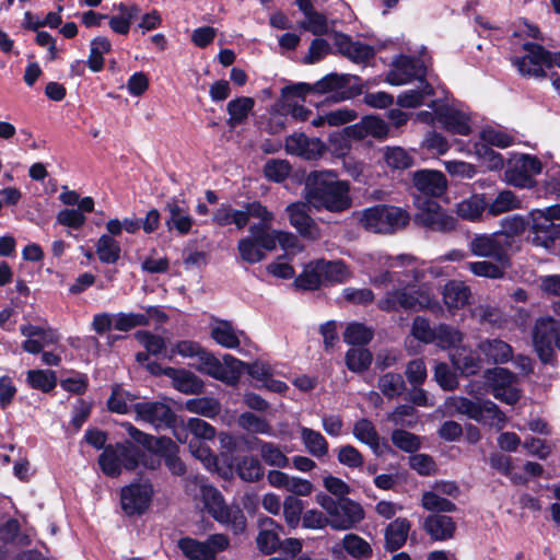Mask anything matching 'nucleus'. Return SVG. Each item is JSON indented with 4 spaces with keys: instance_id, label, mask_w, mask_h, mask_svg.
<instances>
[{
    "instance_id": "nucleus-1",
    "label": "nucleus",
    "mask_w": 560,
    "mask_h": 560,
    "mask_svg": "<svg viewBox=\"0 0 560 560\" xmlns=\"http://www.w3.org/2000/svg\"><path fill=\"white\" fill-rule=\"evenodd\" d=\"M348 182L339 180L332 171H312L305 178L304 197L316 210L342 212L351 207Z\"/></svg>"
},
{
    "instance_id": "nucleus-2",
    "label": "nucleus",
    "mask_w": 560,
    "mask_h": 560,
    "mask_svg": "<svg viewBox=\"0 0 560 560\" xmlns=\"http://www.w3.org/2000/svg\"><path fill=\"white\" fill-rule=\"evenodd\" d=\"M411 220L409 212L400 207L380 203L362 211L360 224L366 231L393 234L405 229Z\"/></svg>"
},
{
    "instance_id": "nucleus-3",
    "label": "nucleus",
    "mask_w": 560,
    "mask_h": 560,
    "mask_svg": "<svg viewBox=\"0 0 560 560\" xmlns=\"http://www.w3.org/2000/svg\"><path fill=\"white\" fill-rule=\"evenodd\" d=\"M141 450L129 440L109 443L98 455L101 471L109 478H118L122 470L133 471L139 466Z\"/></svg>"
},
{
    "instance_id": "nucleus-4",
    "label": "nucleus",
    "mask_w": 560,
    "mask_h": 560,
    "mask_svg": "<svg viewBox=\"0 0 560 560\" xmlns=\"http://www.w3.org/2000/svg\"><path fill=\"white\" fill-rule=\"evenodd\" d=\"M316 502L329 515L330 527L335 530L353 529L365 517L363 506L350 498L334 499L320 492L316 495Z\"/></svg>"
},
{
    "instance_id": "nucleus-5",
    "label": "nucleus",
    "mask_w": 560,
    "mask_h": 560,
    "mask_svg": "<svg viewBox=\"0 0 560 560\" xmlns=\"http://www.w3.org/2000/svg\"><path fill=\"white\" fill-rule=\"evenodd\" d=\"M417 212L412 221L418 228L427 231L448 234L456 230L458 220L448 213L436 200L430 198H415Z\"/></svg>"
},
{
    "instance_id": "nucleus-6",
    "label": "nucleus",
    "mask_w": 560,
    "mask_h": 560,
    "mask_svg": "<svg viewBox=\"0 0 560 560\" xmlns=\"http://www.w3.org/2000/svg\"><path fill=\"white\" fill-rule=\"evenodd\" d=\"M553 313L560 317V302L552 305ZM534 349L544 363L555 359V348L560 351V322L552 316L539 317L533 328Z\"/></svg>"
},
{
    "instance_id": "nucleus-7",
    "label": "nucleus",
    "mask_w": 560,
    "mask_h": 560,
    "mask_svg": "<svg viewBox=\"0 0 560 560\" xmlns=\"http://www.w3.org/2000/svg\"><path fill=\"white\" fill-rule=\"evenodd\" d=\"M314 94L325 95L331 103L352 100L362 94V79L355 74L330 72L313 83Z\"/></svg>"
},
{
    "instance_id": "nucleus-8",
    "label": "nucleus",
    "mask_w": 560,
    "mask_h": 560,
    "mask_svg": "<svg viewBox=\"0 0 560 560\" xmlns=\"http://www.w3.org/2000/svg\"><path fill=\"white\" fill-rule=\"evenodd\" d=\"M503 231L492 233V279L503 276L509 265L508 248L512 246L513 236L523 232L525 224L522 218L504 219Z\"/></svg>"
},
{
    "instance_id": "nucleus-9",
    "label": "nucleus",
    "mask_w": 560,
    "mask_h": 560,
    "mask_svg": "<svg viewBox=\"0 0 560 560\" xmlns=\"http://www.w3.org/2000/svg\"><path fill=\"white\" fill-rule=\"evenodd\" d=\"M154 489L150 480L132 481L120 488V508L128 517L141 516L150 508Z\"/></svg>"
},
{
    "instance_id": "nucleus-10",
    "label": "nucleus",
    "mask_w": 560,
    "mask_h": 560,
    "mask_svg": "<svg viewBox=\"0 0 560 560\" xmlns=\"http://www.w3.org/2000/svg\"><path fill=\"white\" fill-rule=\"evenodd\" d=\"M542 171L541 162L533 155L515 154L508 160L503 180L517 188H532L534 176Z\"/></svg>"
},
{
    "instance_id": "nucleus-11",
    "label": "nucleus",
    "mask_w": 560,
    "mask_h": 560,
    "mask_svg": "<svg viewBox=\"0 0 560 560\" xmlns=\"http://www.w3.org/2000/svg\"><path fill=\"white\" fill-rule=\"evenodd\" d=\"M394 70L389 71L386 81L392 85H402L412 80H418L425 85L428 94L434 93L433 88L427 81V66L420 58L399 55L393 62Z\"/></svg>"
},
{
    "instance_id": "nucleus-12",
    "label": "nucleus",
    "mask_w": 560,
    "mask_h": 560,
    "mask_svg": "<svg viewBox=\"0 0 560 560\" xmlns=\"http://www.w3.org/2000/svg\"><path fill=\"white\" fill-rule=\"evenodd\" d=\"M218 439L220 443V454L214 455L208 446H201L198 450L200 453L199 457L205 456L208 465H213L217 469H219V464L221 463L232 474L233 465L242 457L241 454L244 453V444L246 441L229 432H220Z\"/></svg>"
},
{
    "instance_id": "nucleus-13",
    "label": "nucleus",
    "mask_w": 560,
    "mask_h": 560,
    "mask_svg": "<svg viewBox=\"0 0 560 560\" xmlns=\"http://www.w3.org/2000/svg\"><path fill=\"white\" fill-rule=\"evenodd\" d=\"M218 439L220 443V454L214 455L208 446H201L198 450L200 453L199 457L205 456L208 465H213L217 469H219V464L221 463L232 474L233 465L242 457L241 454L244 453V444L246 441L229 432H220Z\"/></svg>"
},
{
    "instance_id": "nucleus-14",
    "label": "nucleus",
    "mask_w": 560,
    "mask_h": 560,
    "mask_svg": "<svg viewBox=\"0 0 560 560\" xmlns=\"http://www.w3.org/2000/svg\"><path fill=\"white\" fill-rule=\"evenodd\" d=\"M230 540L224 534L210 535L207 540L185 536L178 539L177 547L189 560H215L217 553L229 547Z\"/></svg>"
},
{
    "instance_id": "nucleus-15",
    "label": "nucleus",
    "mask_w": 560,
    "mask_h": 560,
    "mask_svg": "<svg viewBox=\"0 0 560 560\" xmlns=\"http://www.w3.org/2000/svg\"><path fill=\"white\" fill-rule=\"evenodd\" d=\"M198 360L199 364L195 365V369L198 372L230 385L236 383L240 377V371L235 369V365L244 364L243 361L234 358L233 355L225 354L223 357L225 365H223L213 353L206 349L202 350Z\"/></svg>"
},
{
    "instance_id": "nucleus-16",
    "label": "nucleus",
    "mask_w": 560,
    "mask_h": 560,
    "mask_svg": "<svg viewBox=\"0 0 560 560\" xmlns=\"http://www.w3.org/2000/svg\"><path fill=\"white\" fill-rule=\"evenodd\" d=\"M137 418L152 424L155 429H175L177 415L165 402L142 401L132 405Z\"/></svg>"
},
{
    "instance_id": "nucleus-17",
    "label": "nucleus",
    "mask_w": 560,
    "mask_h": 560,
    "mask_svg": "<svg viewBox=\"0 0 560 560\" xmlns=\"http://www.w3.org/2000/svg\"><path fill=\"white\" fill-rule=\"evenodd\" d=\"M526 54L514 61L518 72L528 78L545 79L547 77L549 50L535 43H524Z\"/></svg>"
},
{
    "instance_id": "nucleus-18",
    "label": "nucleus",
    "mask_w": 560,
    "mask_h": 560,
    "mask_svg": "<svg viewBox=\"0 0 560 560\" xmlns=\"http://www.w3.org/2000/svg\"><path fill=\"white\" fill-rule=\"evenodd\" d=\"M412 186L416 189L415 198H435L442 197L447 190L446 176L434 170H419L412 174Z\"/></svg>"
},
{
    "instance_id": "nucleus-19",
    "label": "nucleus",
    "mask_w": 560,
    "mask_h": 560,
    "mask_svg": "<svg viewBox=\"0 0 560 560\" xmlns=\"http://www.w3.org/2000/svg\"><path fill=\"white\" fill-rule=\"evenodd\" d=\"M203 502L208 513L221 524L233 523L235 527L245 528L246 520L241 511L232 515L222 493L214 487L205 488Z\"/></svg>"
},
{
    "instance_id": "nucleus-20",
    "label": "nucleus",
    "mask_w": 560,
    "mask_h": 560,
    "mask_svg": "<svg viewBox=\"0 0 560 560\" xmlns=\"http://www.w3.org/2000/svg\"><path fill=\"white\" fill-rule=\"evenodd\" d=\"M243 210L233 209L230 205L222 203L212 214V222L219 226L234 224L237 230H243L250 217H260L259 200L246 202Z\"/></svg>"
},
{
    "instance_id": "nucleus-21",
    "label": "nucleus",
    "mask_w": 560,
    "mask_h": 560,
    "mask_svg": "<svg viewBox=\"0 0 560 560\" xmlns=\"http://www.w3.org/2000/svg\"><path fill=\"white\" fill-rule=\"evenodd\" d=\"M285 151L291 155L313 161L322 158L327 147L319 138H310L304 132H295L285 138Z\"/></svg>"
},
{
    "instance_id": "nucleus-22",
    "label": "nucleus",
    "mask_w": 560,
    "mask_h": 560,
    "mask_svg": "<svg viewBox=\"0 0 560 560\" xmlns=\"http://www.w3.org/2000/svg\"><path fill=\"white\" fill-rule=\"evenodd\" d=\"M418 291L408 292L406 289L388 291L377 301V308L382 312L394 313L400 308L405 311H420L424 308L423 302L419 299Z\"/></svg>"
},
{
    "instance_id": "nucleus-23",
    "label": "nucleus",
    "mask_w": 560,
    "mask_h": 560,
    "mask_svg": "<svg viewBox=\"0 0 560 560\" xmlns=\"http://www.w3.org/2000/svg\"><path fill=\"white\" fill-rule=\"evenodd\" d=\"M260 217H252L258 219V223H254L249 226L250 240L256 243L259 248L265 250H273L277 246V231L271 230L270 225L275 215L259 201Z\"/></svg>"
},
{
    "instance_id": "nucleus-24",
    "label": "nucleus",
    "mask_w": 560,
    "mask_h": 560,
    "mask_svg": "<svg viewBox=\"0 0 560 560\" xmlns=\"http://www.w3.org/2000/svg\"><path fill=\"white\" fill-rule=\"evenodd\" d=\"M492 395L508 405L515 404L521 396L516 376L504 368L492 369Z\"/></svg>"
},
{
    "instance_id": "nucleus-25",
    "label": "nucleus",
    "mask_w": 560,
    "mask_h": 560,
    "mask_svg": "<svg viewBox=\"0 0 560 560\" xmlns=\"http://www.w3.org/2000/svg\"><path fill=\"white\" fill-rule=\"evenodd\" d=\"M164 210L170 213V218L165 221L170 231L175 229L180 235H187L191 231L194 219L189 214V207L184 198L180 199L177 196L170 198Z\"/></svg>"
},
{
    "instance_id": "nucleus-26",
    "label": "nucleus",
    "mask_w": 560,
    "mask_h": 560,
    "mask_svg": "<svg viewBox=\"0 0 560 560\" xmlns=\"http://www.w3.org/2000/svg\"><path fill=\"white\" fill-rule=\"evenodd\" d=\"M532 230L534 233L533 243L537 246L549 248L556 237H560V225H555L553 221L542 212L536 209L530 212Z\"/></svg>"
},
{
    "instance_id": "nucleus-27",
    "label": "nucleus",
    "mask_w": 560,
    "mask_h": 560,
    "mask_svg": "<svg viewBox=\"0 0 560 560\" xmlns=\"http://www.w3.org/2000/svg\"><path fill=\"white\" fill-rule=\"evenodd\" d=\"M424 532L435 541L452 539L456 532V523L451 516L431 514L423 522Z\"/></svg>"
},
{
    "instance_id": "nucleus-28",
    "label": "nucleus",
    "mask_w": 560,
    "mask_h": 560,
    "mask_svg": "<svg viewBox=\"0 0 560 560\" xmlns=\"http://www.w3.org/2000/svg\"><path fill=\"white\" fill-rule=\"evenodd\" d=\"M435 114L445 130L462 136H468L471 132L470 118L462 110L453 107H442Z\"/></svg>"
},
{
    "instance_id": "nucleus-29",
    "label": "nucleus",
    "mask_w": 560,
    "mask_h": 560,
    "mask_svg": "<svg viewBox=\"0 0 560 560\" xmlns=\"http://www.w3.org/2000/svg\"><path fill=\"white\" fill-rule=\"evenodd\" d=\"M310 205L306 202H293L290 203L285 211L289 215L290 224L295 228V230L303 237L314 238L313 230L316 224L312 217L308 214Z\"/></svg>"
},
{
    "instance_id": "nucleus-30",
    "label": "nucleus",
    "mask_w": 560,
    "mask_h": 560,
    "mask_svg": "<svg viewBox=\"0 0 560 560\" xmlns=\"http://www.w3.org/2000/svg\"><path fill=\"white\" fill-rule=\"evenodd\" d=\"M411 523L406 517H398L385 528V549L389 552L402 548L407 541Z\"/></svg>"
},
{
    "instance_id": "nucleus-31",
    "label": "nucleus",
    "mask_w": 560,
    "mask_h": 560,
    "mask_svg": "<svg viewBox=\"0 0 560 560\" xmlns=\"http://www.w3.org/2000/svg\"><path fill=\"white\" fill-rule=\"evenodd\" d=\"M442 295L450 311L460 310L468 304L470 289L463 281L450 280L445 283Z\"/></svg>"
},
{
    "instance_id": "nucleus-32",
    "label": "nucleus",
    "mask_w": 560,
    "mask_h": 560,
    "mask_svg": "<svg viewBox=\"0 0 560 560\" xmlns=\"http://www.w3.org/2000/svg\"><path fill=\"white\" fill-rule=\"evenodd\" d=\"M233 471L245 482H257L265 476L260 460L253 455H243L233 465Z\"/></svg>"
},
{
    "instance_id": "nucleus-33",
    "label": "nucleus",
    "mask_w": 560,
    "mask_h": 560,
    "mask_svg": "<svg viewBox=\"0 0 560 560\" xmlns=\"http://www.w3.org/2000/svg\"><path fill=\"white\" fill-rule=\"evenodd\" d=\"M450 360L453 366L466 376L477 374L480 369L479 357L466 347L450 351Z\"/></svg>"
},
{
    "instance_id": "nucleus-34",
    "label": "nucleus",
    "mask_w": 560,
    "mask_h": 560,
    "mask_svg": "<svg viewBox=\"0 0 560 560\" xmlns=\"http://www.w3.org/2000/svg\"><path fill=\"white\" fill-rule=\"evenodd\" d=\"M155 455L163 458L166 468L173 476L182 477L186 474V465L179 457V446L171 438L160 445Z\"/></svg>"
},
{
    "instance_id": "nucleus-35",
    "label": "nucleus",
    "mask_w": 560,
    "mask_h": 560,
    "mask_svg": "<svg viewBox=\"0 0 560 560\" xmlns=\"http://www.w3.org/2000/svg\"><path fill=\"white\" fill-rule=\"evenodd\" d=\"M171 380L174 388L186 395H199L205 390L203 381L185 369H176V373Z\"/></svg>"
},
{
    "instance_id": "nucleus-36",
    "label": "nucleus",
    "mask_w": 560,
    "mask_h": 560,
    "mask_svg": "<svg viewBox=\"0 0 560 560\" xmlns=\"http://www.w3.org/2000/svg\"><path fill=\"white\" fill-rule=\"evenodd\" d=\"M254 106L255 101L253 97L249 96H240L230 101L226 106V110L229 114L226 124L231 128H235L236 126L245 122Z\"/></svg>"
},
{
    "instance_id": "nucleus-37",
    "label": "nucleus",
    "mask_w": 560,
    "mask_h": 560,
    "mask_svg": "<svg viewBox=\"0 0 560 560\" xmlns=\"http://www.w3.org/2000/svg\"><path fill=\"white\" fill-rule=\"evenodd\" d=\"M210 335L218 345L226 349H236L241 345L232 323L225 319H217Z\"/></svg>"
},
{
    "instance_id": "nucleus-38",
    "label": "nucleus",
    "mask_w": 560,
    "mask_h": 560,
    "mask_svg": "<svg viewBox=\"0 0 560 560\" xmlns=\"http://www.w3.org/2000/svg\"><path fill=\"white\" fill-rule=\"evenodd\" d=\"M354 438L369 445L376 455H380V435L373 422L366 418L359 419L353 425Z\"/></svg>"
},
{
    "instance_id": "nucleus-39",
    "label": "nucleus",
    "mask_w": 560,
    "mask_h": 560,
    "mask_svg": "<svg viewBox=\"0 0 560 560\" xmlns=\"http://www.w3.org/2000/svg\"><path fill=\"white\" fill-rule=\"evenodd\" d=\"M185 409L191 413L214 419L221 412V404L217 398L203 396L187 399Z\"/></svg>"
},
{
    "instance_id": "nucleus-40",
    "label": "nucleus",
    "mask_w": 560,
    "mask_h": 560,
    "mask_svg": "<svg viewBox=\"0 0 560 560\" xmlns=\"http://www.w3.org/2000/svg\"><path fill=\"white\" fill-rule=\"evenodd\" d=\"M137 398V395L126 390L121 384L116 383L112 386L110 396L107 399V409L114 413L127 415L130 411L128 401H133Z\"/></svg>"
},
{
    "instance_id": "nucleus-41",
    "label": "nucleus",
    "mask_w": 560,
    "mask_h": 560,
    "mask_svg": "<svg viewBox=\"0 0 560 560\" xmlns=\"http://www.w3.org/2000/svg\"><path fill=\"white\" fill-rule=\"evenodd\" d=\"M317 269L320 272L322 281L330 283H342L349 275L346 264L341 260L326 261L317 260Z\"/></svg>"
},
{
    "instance_id": "nucleus-42",
    "label": "nucleus",
    "mask_w": 560,
    "mask_h": 560,
    "mask_svg": "<svg viewBox=\"0 0 560 560\" xmlns=\"http://www.w3.org/2000/svg\"><path fill=\"white\" fill-rule=\"evenodd\" d=\"M342 337L348 345L364 347L372 341L374 331L363 323L353 322L348 324Z\"/></svg>"
},
{
    "instance_id": "nucleus-43",
    "label": "nucleus",
    "mask_w": 560,
    "mask_h": 560,
    "mask_svg": "<svg viewBox=\"0 0 560 560\" xmlns=\"http://www.w3.org/2000/svg\"><path fill=\"white\" fill-rule=\"evenodd\" d=\"M96 254L103 264H116L120 258L121 248L119 243L107 234H102L96 243Z\"/></svg>"
},
{
    "instance_id": "nucleus-44",
    "label": "nucleus",
    "mask_w": 560,
    "mask_h": 560,
    "mask_svg": "<svg viewBox=\"0 0 560 560\" xmlns=\"http://www.w3.org/2000/svg\"><path fill=\"white\" fill-rule=\"evenodd\" d=\"M26 382L33 389L50 393L57 385V374L52 370H30Z\"/></svg>"
},
{
    "instance_id": "nucleus-45",
    "label": "nucleus",
    "mask_w": 560,
    "mask_h": 560,
    "mask_svg": "<svg viewBox=\"0 0 560 560\" xmlns=\"http://www.w3.org/2000/svg\"><path fill=\"white\" fill-rule=\"evenodd\" d=\"M135 338L151 355L167 358V346L164 337L149 330H138L135 332Z\"/></svg>"
},
{
    "instance_id": "nucleus-46",
    "label": "nucleus",
    "mask_w": 560,
    "mask_h": 560,
    "mask_svg": "<svg viewBox=\"0 0 560 560\" xmlns=\"http://www.w3.org/2000/svg\"><path fill=\"white\" fill-rule=\"evenodd\" d=\"M487 207L486 198L479 195L462 200L456 207V213L464 220H478Z\"/></svg>"
},
{
    "instance_id": "nucleus-47",
    "label": "nucleus",
    "mask_w": 560,
    "mask_h": 560,
    "mask_svg": "<svg viewBox=\"0 0 560 560\" xmlns=\"http://www.w3.org/2000/svg\"><path fill=\"white\" fill-rule=\"evenodd\" d=\"M372 360V352L364 347L350 348L345 357L347 368L354 373H362L369 370Z\"/></svg>"
},
{
    "instance_id": "nucleus-48",
    "label": "nucleus",
    "mask_w": 560,
    "mask_h": 560,
    "mask_svg": "<svg viewBox=\"0 0 560 560\" xmlns=\"http://www.w3.org/2000/svg\"><path fill=\"white\" fill-rule=\"evenodd\" d=\"M377 387L389 399L399 397L406 390V383L401 374L388 372L380 376Z\"/></svg>"
},
{
    "instance_id": "nucleus-49",
    "label": "nucleus",
    "mask_w": 560,
    "mask_h": 560,
    "mask_svg": "<svg viewBox=\"0 0 560 560\" xmlns=\"http://www.w3.org/2000/svg\"><path fill=\"white\" fill-rule=\"evenodd\" d=\"M342 547L354 559L370 558L373 555L371 545L364 538L353 533L345 535Z\"/></svg>"
},
{
    "instance_id": "nucleus-50",
    "label": "nucleus",
    "mask_w": 560,
    "mask_h": 560,
    "mask_svg": "<svg viewBox=\"0 0 560 560\" xmlns=\"http://www.w3.org/2000/svg\"><path fill=\"white\" fill-rule=\"evenodd\" d=\"M255 441L259 445L260 456L267 465L279 468H285L289 466V458L276 444L272 442H266L261 439H255Z\"/></svg>"
},
{
    "instance_id": "nucleus-51",
    "label": "nucleus",
    "mask_w": 560,
    "mask_h": 560,
    "mask_svg": "<svg viewBox=\"0 0 560 560\" xmlns=\"http://www.w3.org/2000/svg\"><path fill=\"white\" fill-rule=\"evenodd\" d=\"M435 336V341L442 349H450L452 351L462 347L459 345L463 341V334L450 325L441 324L436 328Z\"/></svg>"
},
{
    "instance_id": "nucleus-52",
    "label": "nucleus",
    "mask_w": 560,
    "mask_h": 560,
    "mask_svg": "<svg viewBox=\"0 0 560 560\" xmlns=\"http://www.w3.org/2000/svg\"><path fill=\"white\" fill-rule=\"evenodd\" d=\"M323 284L317 264L308 265L302 273L295 277L293 285L299 290L315 291Z\"/></svg>"
},
{
    "instance_id": "nucleus-53",
    "label": "nucleus",
    "mask_w": 560,
    "mask_h": 560,
    "mask_svg": "<svg viewBox=\"0 0 560 560\" xmlns=\"http://www.w3.org/2000/svg\"><path fill=\"white\" fill-rule=\"evenodd\" d=\"M421 504L423 509L430 512H434V514H440L443 512H455L457 506L451 500L439 495L434 491H427L422 494Z\"/></svg>"
},
{
    "instance_id": "nucleus-54",
    "label": "nucleus",
    "mask_w": 560,
    "mask_h": 560,
    "mask_svg": "<svg viewBox=\"0 0 560 560\" xmlns=\"http://www.w3.org/2000/svg\"><path fill=\"white\" fill-rule=\"evenodd\" d=\"M148 316L141 313L119 312L114 314V329L128 332L136 327L149 326Z\"/></svg>"
},
{
    "instance_id": "nucleus-55",
    "label": "nucleus",
    "mask_w": 560,
    "mask_h": 560,
    "mask_svg": "<svg viewBox=\"0 0 560 560\" xmlns=\"http://www.w3.org/2000/svg\"><path fill=\"white\" fill-rule=\"evenodd\" d=\"M292 171L291 164L287 160L271 159L264 165L265 177L273 183L284 182Z\"/></svg>"
},
{
    "instance_id": "nucleus-56",
    "label": "nucleus",
    "mask_w": 560,
    "mask_h": 560,
    "mask_svg": "<svg viewBox=\"0 0 560 560\" xmlns=\"http://www.w3.org/2000/svg\"><path fill=\"white\" fill-rule=\"evenodd\" d=\"M302 438L308 452L316 457H322L328 453V442L324 435L308 428L302 429Z\"/></svg>"
},
{
    "instance_id": "nucleus-57",
    "label": "nucleus",
    "mask_w": 560,
    "mask_h": 560,
    "mask_svg": "<svg viewBox=\"0 0 560 560\" xmlns=\"http://www.w3.org/2000/svg\"><path fill=\"white\" fill-rule=\"evenodd\" d=\"M390 440L397 448L406 453L413 454L421 447L419 436L404 429H395Z\"/></svg>"
},
{
    "instance_id": "nucleus-58",
    "label": "nucleus",
    "mask_w": 560,
    "mask_h": 560,
    "mask_svg": "<svg viewBox=\"0 0 560 560\" xmlns=\"http://www.w3.org/2000/svg\"><path fill=\"white\" fill-rule=\"evenodd\" d=\"M128 433L137 444L143 446L147 451L154 455L159 452L160 445H163L165 441L168 439V436L151 435L131 424L128 429Z\"/></svg>"
},
{
    "instance_id": "nucleus-59",
    "label": "nucleus",
    "mask_w": 560,
    "mask_h": 560,
    "mask_svg": "<svg viewBox=\"0 0 560 560\" xmlns=\"http://www.w3.org/2000/svg\"><path fill=\"white\" fill-rule=\"evenodd\" d=\"M240 425L252 433H259V434H272V428L270 423L265 419L261 418L253 412H243L238 418Z\"/></svg>"
},
{
    "instance_id": "nucleus-60",
    "label": "nucleus",
    "mask_w": 560,
    "mask_h": 560,
    "mask_svg": "<svg viewBox=\"0 0 560 560\" xmlns=\"http://www.w3.org/2000/svg\"><path fill=\"white\" fill-rule=\"evenodd\" d=\"M384 161L394 170H407L413 164V158L400 147L386 148Z\"/></svg>"
},
{
    "instance_id": "nucleus-61",
    "label": "nucleus",
    "mask_w": 560,
    "mask_h": 560,
    "mask_svg": "<svg viewBox=\"0 0 560 560\" xmlns=\"http://www.w3.org/2000/svg\"><path fill=\"white\" fill-rule=\"evenodd\" d=\"M303 502L295 495H288L283 501V516L287 525L294 529L302 520Z\"/></svg>"
},
{
    "instance_id": "nucleus-62",
    "label": "nucleus",
    "mask_w": 560,
    "mask_h": 560,
    "mask_svg": "<svg viewBox=\"0 0 560 560\" xmlns=\"http://www.w3.org/2000/svg\"><path fill=\"white\" fill-rule=\"evenodd\" d=\"M119 10L124 14L122 16L114 15L109 19V27L113 32L120 34V35H127L130 31V24L131 20L135 16L136 12L138 11L137 5H132L131 8H128L124 3L119 4Z\"/></svg>"
},
{
    "instance_id": "nucleus-63",
    "label": "nucleus",
    "mask_w": 560,
    "mask_h": 560,
    "mask_svg": "<svg viewBox=\"0 0 560 560\" xmlns=\"http://www.w3.org/2000/svg\"><path fill=\"white\" fill-rule=\"evenodd\" d=\"M365 137H368L366 127L364 125V119L362 118L359 122L347 126L342 129L341 133H331L329 135V142L331 144L339 143L341 147V142L348 141V140H362Z\"/></svg>"
},
{
    "instance_id": "nucleus-64",
    "label": "nucleus",
    "mask_w": 560,
    "mask_h": 560,
    "mask_svg": "<svg viewBox=\"0 0 560 560\" xmlns=\"http://www.w3.org/2000/svg\"><path fill=\"white\" fill-rule=\"evenodd\" d=\"M350 44V48L346 51V57L353 62H366L374 58L375 49L373 46L361 42H353L351 37H343Z\"/></svg>"
}]
</instances>
